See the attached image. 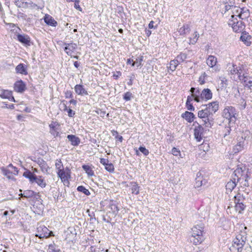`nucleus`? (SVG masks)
Here are the masks:
<instances>
[{
	"label": "nucleus",
	"mask_w": 252,
	"mask_h": 252,
	"mask_svg": "<svg viewBox=\"0 0 252 252\" xmlns=\"http://www.w3.org/2000/svg\"><path fill=\"white\" fill-rule=\"evenodd\" d=\"M77 46L76 43H70L69 46L64 47V51L67 55L71 56L72 53L76 49Z\"/></svg>",
	"instance_id": "25"
},
{
	"label": "nucleus",
	"mask_w": 252,
	"mask_h": 252,
	"mask_svg": "<svg viewBox=\"0 0 252 252\" xmlns=\"http://www.w3.org/2000/svg\"><path fill=\"white\" fill-rule=\"evenodd\" d=\"M96 113L101 117L103 118L105 115V111H102L101 109H99L96 111Z\"/></svg>",
	"instance_id": "58"
},
{
	"label": "nucleus",
	"mask_w": 252,
	"mask_h": 252,
	"mask_svg": "<svg viewBox=\"0 0 252 252\" xmlns=\"http://www.w3.org/2000/svg\"><path fill=\"white\" fill-rule=\"evenodd\" d=\"M154 22L153 21H151L149 24L148 27L149 29H156L157 28V26H154Z\"/></svg>",
	"instance_id": "64"
},
{
	"label": "nucleus",
	"mask_w": 252,
	"mask_h": 252,
	"mask_svg": "<svg viewBox=\"0 0 252 252\" xmlns=\"http://www.w3.org/2000/svg\"><path fill=\"white\" fill-rule=\"evenodd\" d=\"M74 90L75 93L79 95H88L87 91L85 89L84 86L82 85H76L74 87Z\"/></svg>",
	"instance_id": "23"
},
{
	"label": "nucleus",
	"mask_w": 252,
	"mask_h": 252,
	"mask_svg": "<svg viewBox=\"0 0 252 252\" xmlns=\"http://www.w3.org/2000/svg\"><path fill=\"white\" fill-rule=\"evenodd\" d=\"M179 64V63L178 62V61L176 60H173L170 61V66H169V69L171 71H174L175 70L177 66Z\"/></svg>",
	"instance_id": "38"
},
{
	"label": "nucleus",
	"mask_w": 252,
	"mask_h": 252,
	"mask_svg": "<svg viewBox=\"0 0 252 252\" xmlns=\"http://www.w3.org/2000/svg\"><path fill=\"white\" fill-rule=\"evenodd\" d=\"M77 191L83 192L86 195H90V192L83 186H79L77 188Z\"/></svg>",
	"instance_id": "43"
},
{
	"label": "nucleus",
	"mask_w": 252,
	"mask_h": 252,
	"mask_svg": "<svg viewBox=\"0 0 252 252\" xmlns=\"http://www.w3.org/2000/svg\"><path fill=\"white\" fill-rule=\"evenodd\" d=\"M38 164L42 168H45L46 166V163L43 160L41 159V160H39L38 161Z\"/></svg>",
	"instance_id": "57"
},
{
	"label": "nucleus",
	"mask_w": 252,
	"mask_h": 252,
	"mask_svg": "<svg viewBox=\"0 0 252 252\" xmlns=\"http://www.w3.org/2000/svg\"><path fill=\"white\" fill-rule=\"evenodd\" d=\"M228 71L231 75H237L236 78L234 76V80L237 81L240 80L245 70L243 65L237 66L236 65L233 64L232 66L229 67Z\"/></svg>",
	"instance_id": "6"
},
{
	"label": "nucleus",
	"mask_w": 252,
	"mask_h": 252,
	"mask_svg": "<svg viewBox=\"0 0 252 252\" xmlns=\"http://www.w3.org/2000/svg\"><path fill=\"white\" fill-rule=\"evenodd\" d=\"M238 115L236 109L232 106H225L222 112V116L228 120L229 123L234 124Z\"/></svg>",
	"instance_id": "3"
},
{
	"label": "nucleus",
	"mask_w": 252,
	"mask_h": 252,
	"mask_svg": "<svg viewBox=\"0 0 252 252\" xmlns=\"http://www.w3.org/2000/svg\"><path fill=\"white\" fill-rule=\"evenodd\" d=\"M194 138L197 142H200L203 138L204 128L197 122L193 123Z\"/></svg>",
	"instance_id": "11"
},
{
	"label": "nucleus",
	"mask_w": 252,
	"mask_h": 252,
	"mask_svg": "<svg viewBox=\"0 0 252 252\" xmlns=\"http://www.w3.org/2000/svg\"><path fill=\"white\" fill-rule=\"evenodd\" d=\"M199 37V33L197 32H195L193 34L192 37L189 38L190 43L192 44H194L197 41Z\"/></svg>",
	"instance_id": "40"
},
{
	"label": "nucleus",
	"mask_w": 252,
	"mask_h": 252,
	"mask_svg": "<svg viewBox=\"0 0 252 252\" xmlns=\"http://www.w3.org/2000/svg\"><path fill=\"white\" fill-rule=\"evenodd\" d=\"M247 172L245 167H238L233 172L232 178H238L239 177H242L243 174Z\"/></svg>",
	"instance_id": "21"
},
{
	"label": "nucleus",
	"mask_w": 252,
	"mask_h": 252,
	"mask_svg": "<svg viewBox=\"0 0 252 252\" xmlns=\"http://www.w3.org/2000/svg\"><path fill=\"white\" fill-rule=\"evenodd\" d=\"M131 184V189L132 193L135 194H138L139 193V188L137 183L132 182L130 183Z\"/></svg>",
	"instance_id": "32"
},
{
	"label": "nucleus",
	"mask_w": 252,
	"mask_h": 252,
	"mask_svg": "<svg viewBox=\"0 0 252 252\" xmlns=\"http://www.w3.org/2000/svg\"><path fill=\"white\" fill-rule=\"evenodd\" d=\"M237 182L235 178H232L227 182V183L226 185V189L227 190H229V191H231L237 185Z\"/></svg>",
	"instance_id": "28"
},
{
	"label": "nucleus",
	"mask_w": 252,
	"mask_h": 252,
	"mask_svg": "<svg viewBox=\"0 0 252 252\" xmlns=\"http://www.w3.org/2000/svg\"><path fill=\"white\" fill-rule=\"evenodd\" d=\"M132 97H133V95L129 92L125 93L123 95V99L126 101H129Z\"/></svg>",
	"instance_id": "45"
},
{
	"label": "nucleus",
	"mask_w": 252,
	"mask_h": 252,
	"mask_svg": "<svg viewBox=\"0 0 252 252\" xmlns=\"http://www.w3.org/2000/svg\"><path fill=\"white\" fill-rule=\"evenodd\" d=\"M172 154L175 156H180L181 157V152L180 150L177 149L175 147H174L172 149Z\"/></svg>",
	"instance_id": "51"
},
{
	"label": "nucleus",
	"mask_w": 252,
	"mask_h": 252,
	"mask_svg": "<svg viewBox=\"0 0 252 252\" xmlns=\"http://www.w3.org/2000/svg\"><path fill=\"white\" fill-rule=\"evenodd\" d=\"M191 231V236L189 238L190 241L195 245L201 244L204 240L203 225L202 224L195 225L192 228Z\"/></svg>",
	"instance_id": "2"
},
{
	"label": "nucleus",
	"mask_w": 252,
	"mask_h": 252,
	"mask_svg": "<svg viewBox=\"0 0 252 252\" xmlns=\"http://www.w3.org/2000/svg\"><path fill=\"white\" fill-rule=\"evenodd\" d=\"M67 138L72 146H77L80 143V138L75 135H68L67 136Z\"/></svg>",
	"instance_id": "22"
},
{
	"label": "nucleus",
	"mask_w": 252,
	"mask_h": 252,
	"mask_svg": "<svg viewBox=\"0 0 252 252\" xmlns=\"http://www.w3.org/2000/svg\"><path fill=\"white\" fill-rule=\"evenodd\" d=\"M190 31V26L188 24H184L182 27H181L178 32L180 35H185L189 33Z\"/></svg>",
	"instance_id": "30"
},
{
	"label": "nucleus",
	"mask_w": 252,
	"mask_h": 252,
	"mask_svg": "<svg viewBox=\"0 0 252 252\" xmlns=\"http://www.w3.org/2000/svg\"><path fill=\"white\" fill-rule=\"evenodd\" d=\"M50 132L52 135L54 136V137H58L59 135V132L58 131L57 127L50 129Z\"/></svg>",
	"instance_id": "52"
},
{
	"label": "nucleus",
	"mask_w": 252,
	"mask_h": 252,
	"mask_svg": "<svg viewBox=\"0 0 252 252\" xmlns=\"http://www.w3.org/2000/svg\"><path fill=\"white\" fill-rule=\"evenodd\" d=\"M15 70L17 73L27 75L28 72L26 65L24 63L19 64L15 68Z\"/></svg>",
	"instance_id": "27"
},
{
	"label": "nucleus",
	"mask_w": 252,
	"mask_h": 252,
	"mask_svg": "<svg viewBox=\"0 0 252 252\" xmlns=\"http://www.w3.org/2000/svg\"><path fill=\"white\" fill-rule=\"evenodd\" d=\"M0 96L2 98H7L10 101H15L14 97L12 96L11 91L8 90H4L0 94Z\"/></svg>",
	"instance_id": "24"
},
{
	"label": "nucleus",
	"mask_w": 252,
	"mask_h": 252,
	"mask_svg": "<svg viewBox=\"0 0 252 252\" xmlns=\"http://www.w3.org/2000/svg\"><path fill=\"white\" fill-rule=\"evenodd\" d=\"M45 23L48 26L56 27L58 25L57 22L50 15L46 14L44 17Z\"/></svg>",
	"instance_id": "19"
},
{
	"label": "nucleus",
	"mask_w": 252,
	"mask_h": 252,
	"mask_svg": "<svg viewBox=\"0 0 252 252\" xmlns=\"http://www.w3.org/2000/svg\"><path fill=\"white\" fill-rule=\"evenodd\" d=\"M235 15H231V19L229 20L228 24L231 26L233 31L236 32H241L245 28V25L242 21H238Z\"/></svg>",
	"instance_id": "5"
},
{
	"label": "nucleus",
	"mask_w": 252,
	"mask_h": 252,
	"mask_svg": "<svg viewBox=\"0 0 252 252\" xmlns=\"http://www.w3.org/2000/svg\"><path fill=\"white\" fill-rule=\"evenodd\" d=\"M245 87L252 90V76H250L246 71L239 80Z\"/></svg>",
	"instance_id": "12"
},
{
	"label": "nucleus",
	"mask_w": 252,
	"mask_h": 252,
	"mask_svg": "<svg viewBox=\"0 0 252 252\" xmlns=\"http://www.w3.org/2000/svg\"><path fill=\"white\" fill-rule=\"evenodd\" d=\"M235 6H233V5L226 4L224 6L225 11L224 12L228 11L231 8H234Z\"/></svg>",
	"instance_id": "61"
},
{
	"label": "nucleus",
	"mask_w": 252,
	"mask_h": 252,
	"mask_svg": "<svg viewBox=\"0 0 252 252\" xmlns=\"http://www.w3.org/2000/svg\"><path fill=\"white\" fill-rule=\"evenodd\" d=\"M65 171L66 176L68 178L70 177V174L71 171L70 169L68 167H66L65 170H64Z\"/></svg>",
	"instance_id": "63"
},
{
	"label": "nucleus",
	"mask_w": 252,
	"mask_h": 252,
	"mask_svg": "<svg viewBox=\"0 0 252 252\" xmlns=\"http://www.w3.org/2000/svg\"><path fill=\"white\" fill-rule=\"evenodd\" d=\"M23 176L28 178L30 183H36L41 188H45L46 183L43 178L41 176H37L33 172L29 170H26L23 173Z\"/></svg>",
	"instance_id": "4"
},
{
	"label": "nucleus",
	"mask_w": 252,
	"mask_h": 252,
	"mask_svg": "<svg viewBox=\"0 0 252 252\" xmlns=\"http://www.w3.org/2000/svg\"><path fill=\"white\" fill-rule=\"evenodd\" d=\"M57 126H58V123L52 121V123L49 125L50 129L57 128Z\"/></svg>",
	"instance_id": "59"
},
{
	"label": "nucleus",
	"mask_w": 252,
	"mask_h": 252,
	"mask_svg": "<svg viewBox=\"0 0 252 252\" xmlns=\"http://www.w3.org/2000/svg\"><path fill=\"white\" fill-rule=\"evenodd\" d=\"M186 106L188 110L193 111L195 110L194 106L191 103H186Z\"/></svg>",
	"instance_id": "55"
},
{
	"label": "nucleus",
	"mask_w": 252,
	"mask_h": 252,
	"mask_svg": "<svg viewBox=\"0 0 252 252\" xmlns=\"http://www.w3.org/2000/svg\"><path fill=\"white\" fill-rule=\"evenodd\" d=\"M82 168L89 176H92L94 175V172L89 165H83Z\"/></svg>",
	"instance_id": "36"
},
{
	"label": "nucleus",
	"mask_w": 252,
	"mask_h": 252,
	"mask_svg": "<svg viewBox=\"0 0 252 252\" xmlns=\"http://www.w3.org/2000/svg\"><path fill=\"white\" fill-rule=\"evenodd\" d=\"M67 113H68V116L69 117H73L74 116V115H75L74 111H73L71 109H69L68 110H67Z\"/></svg>",
	"instance_id": "62"
},
{
	"label": "nucleus",
	"mask_w": 252,
	"mask_h": 252,
	"mask_svg": "<svg viewBox=\"0 0 252 252\" xmlns=\"http://www.w3.org/2000/svg\"><path fill=\"white\" fill-rule=\"evenodd\" d=\"M14 90L18 93H23L26 90V85L24 82L20 80L14 84Z\"/></svg>",
	"instance_id": "17"
},
{
	"label": "nucleus",
	"mask_w": 252,
	"mask_h": 252,
	"mask_svg": "<svg viewBox=\"0 0 252 252\" xmlns=\"http://www.w3.org/2000/svg\"><path fill=\"white\" fill-rule=\"evenodd\" d=\"M234 199L235 204V209L239 213H241L246 208V205L244 204L245 197L243 194L238 193L234 196Z\"/></svg>",
	"instance_id": "8"
},
{
	"label": "nucleus",
	"mask_w": 252,
	"mask_h": 252,
	"mask_svg": "<svg viewBox=\"0 0 252 252\" xmlns=\"http://www.w3.org/2000/svg\"><path fill=\"white\" fill-rule=\"evenodd\" d=\"M109 207L111 209V211L113 212L114 214L116 215L119 211V208L117 206V205L114 203L113 202H112L110 204Z\"/></svg>",
	"instance_id": "41"
},
{
	"label": "nucleus",
	"mask_w": 252,
	"mask_h": 252,
	"mask_svg": "<svg viewBox=\"0 0 252 252\" xmlns=\"http://www.w3.org/2000/svg\"><path fill=\"white\" fill-rule=\"evenodd\" d=\"M247 237L246 235L243 233L238 234L236 235L235 238L233 240V243L234 246H236L238 252H242L243 247L245 244Z\"/></svg>",
	"instance_id": "7"
},
{
	"label": "nucleus",
	"mask_w": 252,
	"mask_h": 252,
	"mask_svg": "<svg viewBox=\"0 0 252 252\" xmlns=\"http://www.w3.org/2000/svg\"><path fill=\"white\" fill-rule=\"evenodd\" d=\"M36 192L31 190H26L23 191V193H21L19 195L22 197L26 198H32L36 195Z\"/></svg>",
	"instance_id": "29"
},
{
	"label": "nucleus",
	"mask_w": 252,
	"mask_h": 252,
	"mask_svg": "<svg viewBox=\"0 0 252 252\" xmlns=\"http://www.w3.org/2000/svg\"><path fill=\"white\" fill-rule=\"evenodd\" d=\"M17 40L21 43L26 46L30 45V38L26 34H18L17 35Z\"/></svg>",
	"instance_id": "14"
},
{
	"label": "nucleus",
	"mask_w": 252,
	"mask_h": 252,
	"mask_svg": "<svg viewBox=\"0 0 252 252\" xmlns=\"http://www.w3.org/2000/svg\"><path fill=\"white\" fill-rule=\"evenodd\" d=\"M220 86L221 88H225L227 86V79L224 77H220Z\"/></svg>",
	"instance_id": "49"
},
{
	"label": "nucleus",
	"mask_w": 252,
	"mask_h": 252,
	"mask_svg": "<svg viewBox=\"0 0 252 252\" xmlns=\"http://www.w3.org/2000/svg\"><path fill=\"white\" fill-rule=\"evenodd\" d=\"M139 151L142 153L144 156H148L149 154V150L147 149L145 147L140 146L139 148Z\"/></svg>",
	"instance_id": "50"
},
{
	"label": "nucleus",
	"mask_w": 252,
	"mask_h": 252,
	"mask_svg": "<svg viewBox=\"0 0 252 252\" xmlns=\"http://www.w3.org/2000/svg\"><path fill=\"white\" fill-rule=\"evenodd\" d=\"M200 91L198 89H196L195 92L192 94L194 101L199 102L200 101Z\"/></svg>",
	"instance_id": "37"
},
{
	"label": "nucleus",
	"mask_w": 252,
	"mask_h": 252,
	"mask_svg": "<svg viewBox=\"0 0 252 252\" xmlns=\"http://www.w3.org/2000/svg\"><path fill=\"white\" fill-rule=\"evenodd\" d=\"M234 9H237L240 10V13H239V15H237V16L239 17V18L244 19H246L250 16L249 10L245 8H239L237 6H235L234 7Z\"/></svg>",
	"instance_id": "18"
},
{
	"label": "nucleus",
	"mask_w": 252,
	"mask_h": 252,
	"mask_svg": "<svg viewBox=\"0 0 252 252\" xmlns=\"http://www.w3.org/2000/svg\"><path fill=\"white\" fill-rule=\"evenodd\" d=\"M245 141L243 137L237 138V143L233 147L230 154L235 155L242 151L244 149Z\"/></svg>",
	"instance_id": "10"
},
{
	"label": "nucleus",
	"mask_w": 252,
	"mask_h": 252,
	"mask_svg": "<svg viewBox=\"0 0 252 252\" xmlns=\"http://www.w3.org/2000/svg\"><path fill=\"white\" fill-rule=\"evenodd\" d=\"M187 56L185 53H181L180 55H178L176 59L180 63L184 62L187 59Z\"/></svg>",
	"instance_id": "44"
},
{
	"label": "nucleus",
	"mask_w": 252,
	"mask_h": 252,
	"mask_svg": "<svg viewBox=\"0 0 252 252\" xmlns=\"http://www.w3.org/2000/svg\"><path fill=\"white\" fill-rule=\"evenodd\" d=\"M57 170L58 176L62 181H65L68 179L67 177L66 176L65 171L63 170V168L58 169Z\"/></svg>",
	"instance_id": "34"
},
{
	"label": "nucleus",
	"mask_w": 252,
	"mask_h": 252,
	"mask_svg": "<svg viewBox=\"0 0 252 252\" xmlns=\"http://www.w3.org/2000/svg\"><path fill=\"white\" fill-rule=\"evenodd\" d=\"M105 169L109 172H113L114 171V167L112 163H108L105 166Z\"/></svg>",
	"instance_id": "46"
},
{
	"label": "nucleus",
	"mask_w": 252,
	"mask_h": 252,
	"mask_svg": "<svg viewBox=\"0 0 252 252\" xmlns=\"http://www.w3.org/2000/svg\"><path fill=\"white\" fill-rule=\"evenodd\" d=\"M55 166L57 170L63 168V164L61 159L57 160L56 162L55 163Z\"/></svg>",
	"instance_id": "53"
},
{
	"label": "nucleus",
	"mask_w": 252,
	"mask_h": 252,
	"mask_svg": "<svg viewBox=\"0 0 252 252\" xmlns=\"http://www.w3.org/2000/svg\"><path fill=\"white\" fill-rule=\"evenodd\" d=\"M66 233V238H68L69 240L74 239L77 234L76 230L74 227H69L67 228V230L65 231Z\"/></svg>",
	"instance_id": "26"
},
{
	"label": "nucleus",
	"mask_w": 252,
	"mask_h": 252,
	"mask_svg": "<svg viewBox=\"0 0 252 252\" xmlns=\"http://www.w3.org/2000/svg\"><path fill=\"white\" fill-rule=\"evenodd\" d=\"M65 97L66 98H72L73 97V94H72V92L70 91H67L65 93Z\"/></svg>",
	"instance_id": "56"
},
{
	"label": "nucleus",
	"mask_w": 252,
	"mask_h": 252,
	"mask_svg": "<svg viewBox=\"0 0 252 252\" xmlns=\"http://www.w3.org/2000/svg\"><path fill=\"white\" fill-rule=\"evenodd\" d=\"M219 109V102H210L205 105H202V109L198 112V117L202 119L203 125L211 127L213 124V115Z\"/></svg>",
	"instance_id": "1"
},
{
	"label": "nucleus",
	"mask_w": 252,
	"mask_h": 252,
	"mask_svg": "<svg viewBox=\"0 0 252 252\" xmlns=\"http://www.w3.org/2000/svg\"><path fill=\"white\" fill-rule=\"evenodd\" d=\"M61 251L58 246L55 244H51L49 246L48 252H60Z\"/></svg>",
	"instance_id": "39"
},
{
	"label": "nucleus",
	"mask_w": 252,
	"mask_h": 252,
	"mask_svg": "<svg viewBox=\"0 0 252 252\" xmlns=\"http://www.w3.org/2000/svg\"><path fill=\"white\" fill-rule=\"evenodd\" d=\"M239 104L241 105L240 109H244L246 108L247 105L246 101L244 98L241 97L239 101Z\"/></svg>",
	"instance_id": "48"
},
{
	"label": "nucleus",
	"mask_w": 252,
	"mask_h": 252,
	"mask_svg": "<svg viewBox=\"0 0 252 252\" xmlns=\"http://www.w3.org/2000/svg\"><path fill=\"white\" fill-rule=\"evenodd\" d=\"M213 94L209 89H203L200 94V101L201 100H208L212 98Z\"/></svg>",
	"instance_id": "13"
},
{
	"label": "nucleus",
	"mask_w": 252,
	"mask_h": 252,
	"mask_svg": "<svg viewBox=\"0 0 252 252\" xmlns=\"http://www.w3.org/2000/svg\"><path fill=\"white\" fill-rule=\"evenodd\" d=\"M0 169L2 174L5 176L8 179H13L14 177L13 176V173L9 170L7 169L4 167H1Z\"/></svg>",
	"instance_id": "33"
},
{
	"label": "nucleus",
	"mask_w": 252,
	"mask_h": 252,
	"mask_svg": "<svg viewBox=\"0 0 252 252\" xmlns=\"http://www.w3.org/2000/svg\"><path fill=\"white\" fill-rule=\"evenodd\" d=\"M217 58L214 56H209L207 59V64L210 67L214 66L217 63Z\"/></svg>",
	"instance_id": "31"
},
{
	"label": "nucleus",
	"mask_w": 252,
	"mask_h": 252,
	"mask_svg": "<svg viewBox=\"0 0 252 252\" xmlns=\"http://www.w3.org/2000/svg\"><path fill=\"white\" fill-rule=\"evenodd\" d=\"M252 36L248 34L246 32H242L240 37V40L247 46L251 45L252 42L251 41Z\"/></svg>",
	"instance_id": "16"
},
{
	"label": "nucleus",
	"mask_w": 252,
	"mask_h": 252,
	"mask_svg": "<svg viewBox=\"0 0 252 252\" xmlns=\"http://www.w3.org/2000/svg\"><path fill=\"white\" fill-rule=\"evenodd\" d=\"M87 212L88 213V215L90 217V220L93 223L94 220H96L94 213V212H90V210H87Z\"/></svg>",
	"instance_id": "47"
},
{
	"label": "nucleus",
	"mask_w": 252,
	"mask_h": 252,
	"mask_svg": "<svg viewBox=\"0 0 252 252\" xmlns=\"http://www.w3.org/2000/svg\"><path fill=\"white\" fill-rule=\"evenodd\" d=\"M201 173L199 172H198L197 173V177L195 179V186L196 188H198L200 186H201L202 183V178L200 177Z\"/></svg>",
	"instance_id": "42"
},
{
	"label": "nucleus",
	"mask_w": 252,
	"mask_h": 252,
	"mask_svg": "<svg viewBox=\"0 0 252 252\" xmlns=\"http://www.w3.org/2000/svg\"><path fill=\"white\" fill-rule=\"evenodd\" d=\"M100 162L105 166L106 164L109 163V160L108 159L101 158L100 159Z\"/></svg>",
	"instance_id": "60"
},
{
	"label": "nucleus",
	"mask_w": 252,
	"mask_h": 252,
	"mask_svg": "<svg viewBox=\"0 0 252 252\" xmlns=\"http://www.w3.org/2000/svg\"><path fill=\"white\" fill-rule=\"evenodd\" d=\"M181 117L189 123L193 122L194 120L196 118L195 115L193 113L189 111H186L183 113L181 115Z\"/></svg>",
	"instance_id": "20"
},
{
	"label": "nucleus",
	"mask_w": 252,
	"mask_h": 252,
	"mask_svg": "<svg viewBox=\"0 0 252 252\" xmlns=\"http://www.w3.org/2000/svg\"><path fill=\"white\" fill-rule=\"evenodd\" d=\"M250 177L247 174V172L243 174L242 177H239L238 178H235L237 183L239 182L243 186L249 187V184L248 182V179Z\"/></svg>",
	"instance_id": "15"
},
{
	"label": "nucleus",
	"mask_w": 252,
	"mask_h": 252,
	"mask_svg": "<svg viewBox=\"0 0 252 252\" xmlns=\"http://www.w3.org/2000/svg\"><path fill=\"white\" fill-rule=\"evenodd\" d=\"M74 2V7L76 9L78 10L79 11H82V8L79 5L80 0H75V1Z\"/></svg>",
	"instance_id": "54"
},
{
	"label": "nucleus",
	"mask_w": 252,
	"mask_h": 252,
	"mask_svg": "<svg viewBox=\"0 0 252 252\" xmlns=\"http://www.w3.org/2000/svg\"><path fill=\"white\" fill-rule=\"evenodd\" d=\"M52 235H53L52 231H50L44 225H40L37 228L35 236L39 237L40 239L47 238Z\"/></svg>",
	"instance_id": "9"
},
{
	"label": "nucleus",
	"mask_w": 252,
	"mask_h": 252,
	"mask_svg": "<svg viewBox=\"0 0 252 252\" xmlns=\"http://www.w3.org/2000/svg\"><path fill=\"white\" fill-rule=\"evenodd\" d=\"M143 60V57L142 56H139L137 57L134 62L131 63V66H134L135 64L136 65L137 67H139L142 65V62Z\"/></svg>",
	"instance_id": "35"
}]
</instances>
